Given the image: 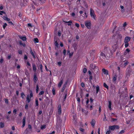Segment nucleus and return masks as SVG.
I'll return each instance as SVG.
<instances>
[{
  "instance_id": "1",
  "label": "nucleus",
  "mask_w": 134,
  "mask_h": 134,
  "mask_svg": "<svg viewBox=\"0 0 134 134\" xmlns=\"http://www.w3.org/2000/svg\"><path fill=\"white\" fill-rule=\"evenodd\" d=\"M111 51L109 47H105L104 49L103 52L106 55L108 56L111 53Z\"/></svg>"
},
{
  "instance_id": "2",
  "label": "nucleus",
  "mask_w": 134,
  "mask_h": 134,
  "mask_svg": "<svg viewBox=\"0 0 134 134\" xmlns=\"http://www.w3.org/2000/svg\"><path fill=\"white\" fill-rule=\"evenodd\" d=\"M119 126L117 125L110 126H109V129L112 130H114L115 129H119Z\"/></svg>"
},
{
  "instance_id": "3",
  "label": "nucleus",
  "mask_w": 134,
  "mask_h": 134,
  "mask_svg": "<svg viewBox=\"0 0 134 134\" xmlns=\"http://www.w3.org/2000/svg\"><path fill=\"white\" fill-rule=\"evenodd\" d=\"M85 25L86 27L88 29H90L91 27V23L90 22L88 21H86L85 22Z\"/></svg>"
},
{
  "instance_id": "4",
  "label": "nucleus",
  "mask_w": 134,
  "mask_h": 134,
  "mask_svg": "<svg viewBox=\"0 0 134 134\" xmlns=\"http://www.w3.org/2000/svg\"><path fill=\"white\" fill-rule=\"evenodd\" d=\"M90 13L91 16L93 17L94 19H95V15L94 14V10L91 8L90 9Z\"/></svg>"
},
{
  "instance_id": "5",
  "label": "nucleus",
  "mask_w": 134,
  "mask_h": 134,
  "mask_svg": "<svg viewBox=\"0 0 134 134\" xmlns=\"http://www.w3.org/2000/svg\"><path fill=\"white\" fill-rule=\"evenodd\" d=\"M34 77L33 79V81L35 84L36 83V81L38 80L36 76V73H35L34 75Z\"/></svg>"
},
{
  "instance_id": "6",
  "label": "nucleus",
  "mask_w": 134,
  "mask_h": 134,
  "mask_svg": "<svg viewBox=\"0 0 134 134\" xmlns=\"http://www.w3.org/2000/svg\"><path fill=\"white\" fill-rule=\"evenodd\" d=\"M131 38L129 36L126 37L125 38L124 42L128 43V42L130 40Z\"/></svg>"
},
{
  "instance_id": "7",
  "label": "nucleus",
  "mask_w": 134,
  "mask_h": 134,
  "mask_svg": "<svg viewBox=\"0 0 134 134\" xmlns=\"http://www.w3.org/2000/svg\"><path fill=\"white\" fill-rule=\"evenodd\" d=\"M30 53L32 55L33 58L35 59V51H34V52H33V51H32V49L30 48Z\"/></svg>"
},
{
  "instance_id": "8",
  "label": "nucleus",
  "mask_w": 134,
  "mask_h": 134,
  "mask_svg": "<svg viewBox=\"0 0 134 134\" xmlns=\"http://www.w3.org/2000/svg\"><path fill=\"white\" fill-rule=\"evenodd\" d=\"M61 107L60 105H59L58 106V114L60 115L61 113Z\"/></svg>"
},
{
  "instance_id": "9",
  "label": "nucleus",
  "mask_w": 134,
  "mask_h": 134,
  "mask_svg": "<svg viewBox=\"0 0 134 134\" xmlns=\"http://www.w3.org/2000/svg\"><path fill=\"white\" fill-rule=\"evenodd\" d=\"M117 75L116 74H114L113 77V82H115L116 80L117 77Z\"/></svg>"
},
{
  "instance_id": "10",
  "label": "nucleus",
  "mask_w": 134,
  "mask_h": 134,
  "mask_svg": "<svg viewBox=\"0 0 134 134\" xmlns=\"http://www.w3.org/2000/svg\"><path fill=\"white\" fill-rule=\"evenodd\" d=\"M22 123L23 125L21 127L22 128H23L24 127L25 124V117H24L23 118Z\"/></svg>"
},
{
  "instance_id": "11",
  "label": "nucleus",
  "mask_w": 134,
  "mask_h": 134,
  "mask_svg": "<svg viewBox=\"0 0 134 134\" xmlns=\"http://www.w3.org/2000/svg\"><path fill=\"white\" fill-rule=\"evenodd\" d=\"M60 79L61 80L60 81L58 85V86L59 87H60L61 86L63 82V79L62 78V77H61Z\"/></svg>"
},
{
  "instance_id": "12",
  "label": "nucleus",
  "mask_w": 134,
  "mask_h": 134,
  "mask_svg": "<svg viewBox=\"0 0 134 134\" xmlns=\"http://www.w3.org/2000/svg\"><path fill=\"white\" fill-rule=\"evenodd\" d=\"M96 122V121L95 120L93 119L92 120L91 122V124L92 127H94V126Z\"/></svg>"
},
{
  "instance_id": "13",
  "label": "nucleus",
  "mask_w": 134,
  "mask_h": 134,
  "mask_svg": "<svg viewBox=\"0 0 134 134\" xmlns=\"http://www.w3.org/2000/svg\"><path fill=\"white\" fill-rule=\"evenodd\" d=\"M102 71L104 74L108 75V71L107 70L103 68L102 69Z\"/></svg>"
},
{
  "instance_id": "14",
  "label": "nucleus",
  "mask_w": 134,
  "mask_h": 134,
  "mask_svg": "<svg viewBox=\"0 0 134 134\" xmlns=\"http://www.w3.org/2000/svg\"><path fill=\"white\" fill-rule=\"evenodd\" d=\"M3 18L4 20L7 21H9L10 20L9 18H8L7 15H4L3 16Z\"/></svg>"
},
{
  "instance_id": "15",
  "label": "nucleus",
  "mask_w": 134,
  "mask_h": 134,
  "mask_svg": "<svg viewBox=\"0 0 134 134\" xmlns=\"http://www.w3.org/2000/svg\"><path fill=\"white\" fill-rule=\"evenodd\" d=\"M20 38L24 41H26L27 38L25 36H20L19 37Z\"/></svg>"
},
{
  "instance_id": "16",
  "label": "nucleus",
  "mask_w": 134,
  "mask_h": 134,
  "mask_svg": "<svg viewBox=\"0 0 134 134\" xmlns=\"http://www.w3.org/2000/svg\"><path fill=\"white\" fill-rule=\"evenodd\" d=\"M31 98H30L29 95H27L26 97V102L28 103L30 102L31 100Z\"/></svg>"
},
{
  "instance_id": "17",
  "label": "nucleus",
  "mask_w": 134,
  "mask_h": 134,
  "mask_svg": "<svg viewBox=\"0 0 134 134\" xmlns=\"http://www.w3.org/2000/svg\"><path fill=\"white\" fill-rule=\"evenodd\" d=\"M130 51V50L129 48L126 49L124 53V55H126Z\"/></svg>"
},
{
  "instance_id": "18",
  "label": "nucleus",
  "mask_w": 134,
  "mask_h": 134,
  "mask_svg": "<svg viewBox=\"0 0 134 134\" xmlns=\"http://www.w3.org/2000/svg\"><path fill=\"white\" fill-rule=\"evenodd\" d=\"M32 68L33 70L35 72V73H36V66L35 64H32Z\"/></svg>"
},
{
  "instance_id": "19",
  "label": "nucleus",
  "mask_w": 134,
  "mask_h": 134,
  "mask_svg": "<svg viewBox=\"0 0 134 134\" xmlns=\"http://www.w3.org/2000/svg\"><path fill=\"white\" fill-rule=\"evenodd\" d=\"M109 102V105H108V108L110 110H111L112 108H111V101H108Z\"/></svg>"
},
{
  "instance_id": "20",
  "label": "nucleus",
  "mask_w": 134,
  "mask_h": 134,
  "mask_svg": "<svg viewBox=\"0 0 134 134\" xmlns=\"http://www.w3.org/2000/svg\"><path fill=\"white\" fill-rule=\"evenodd\" d=\"M96 93L97 94L98 93V92L99 91V87L98 85H97L96 86Z\"/></svg>"
},
{
  "instance_id": "21",
  "label": "nucleus",
  "mask_w": 134,
  "mask_h": 134,
  "mask_svg": "<svg viewBox=\"0 0 134 134\" xmlns=\"http://www.w3.org/2000/svg\"><path fill=\"white\" fill-rule=\"evenodd\" d=\"M65 23H69L68 24V25L69 26H70L71 25V24L72 23V21L71 20H70L68 21H64Z\"/></svg>"
},
{
  "instance_id": "22",
  "label": "nucleus",
  "mask_w": 134,
  "mask_h": 134,
  "mask_svg": "<svg viewBox=\"0 0 134 134\" xmlns=\"http://www.w3.org/2000/svg\"><path fill=\"white\" fill-rule=\"evenodd\" d=\"M34 41L35 43H37L38 42V40L37 38H34Z\"/></svg>"
},
{
  "instance_id": "23",
  "label": "nucleus",
  "mask_w": 134,
  "mask_h": 134,
  "mask_svg": "<svg viewBox=\"0 0 134 134\" xmlns=\"http://www.w3.org/2000/svg\"><path fill=\"white\" fill-rule=\"evenodd\" d=\"M0 125V128H2L4 127V124L2 122H1Z\"/></svg>"
},
{
  "instance_id": "24",
  "label": "nucleus",
  "mask_w": 134,
  "mask_h": 134,
  "mask_svg": "<svg viewBox=\"0 0 134 134\" xmlns=\"http://www.w3.org/2000/svg\"><path fill=\"white\" fill-rule=\"evenodd\" d=\"M100 55L104 58L105 57V55H106L104 53L102 52L101 53Z\"/></svg>"
},
{
  "instance_id": "25",
  "label": "nucleus",
  "mask_w": 134,
  "mask_h": 134,
  "mask_svg": "<svg viewBox=\"0 0 134 134\" xmlns=\"http://www.w3.org/2000/svg\"><path fill=\"white\" fill-rule=\"evenodd\" d=\"M19 43H20V45H23V46L24 47H25V43H22V42L21 41H20L19 42Z\"/></svg>"
},
{
  "instance_id": "26",
  "label": "nucleus",
  "mask_w": 134,
  "mask_h": 134,
  "mask_svg": "<svg viewBox=\"0 0 134 134\" xmlns=\"http://www.w3.org/2000/svg\"><path fill=\"white\" fill-rule=\"evenodd\" d=\"M25 96V95L23 92H22L21 93V97L23 98H24V97Z\"/></svg>"
},
{
  "instance_id": "27",
  "label": "nucleus",
  "mask_w": 134,
  "mask_h": 134,
  "mask_svg": "<svg viewBox=\"0 0 134 134\" xmlns=\"http://www.w3.org/2000/svg\"><path fill=\"white\" fill-rule=\"evenodd\" d=\"M66 86V84L64 85L63 87V88H62V92H63V91H64V90L65 89V88Z\"/></svg>"
},
{
  "instance_id": "28",
  "label": "nucleus",
  "mask_w": 134,
  "mask_h": 134,
  "mask_svg": "<svg viewBox=\"0 0 134 134\" xmlns=\"http://www.w3.org/2000/svg\"><path fill=\"white\" fill-rule=\"evenodd\" d=\"M38 90H39V87H38V84H37L36 85V92L37 93H38Z\"/></svg>"
},
{
  "instance_id": "29",
  "label": "nucleus",
  "mask_w": 134,
  "mask_h": 134,
  "mask_svg": "<svg viewBox=\"0 0 134 134\" xmlns=\"http://www.w3.org/2000/svg\"><path fill=\"white\" fill-rule=\"evenodd\" d=\"M35 103L36 106H37L38 105V99H36Z\"/></svg>"
},
{
  "instance_id": "30",
  "label": "nucleus",
  "mask_w": 134,
  "mask_h": 134,
  "mask_svg": "<svg viewBox=\"0 0 134 134\" xmlns=\"http://www.w3.org/2000/svg\"><path fill=\"white\" fill-rule=\"evenodd\" d=\"M104 86V87L107 89L108 88V86L105 83H104L103 84Z\"/></svg>"
},
{
  "instance_id": "31",
  "label": "nucleus",
  "mask_w": 134,
  "mask_h": 134,
  "mask_svg": "<svg viewBox=\"0 0 134 134\" xmlns=\"http://www.w3.org/2000/svg\"><path fill=\"white\" fill-rule=\"evenodd\" d=\"M18 53L20 55H22L23 54V52L21 50H18Z\"/></svg>"
},
{
  "instance_id": "32",
  "label": "nucleus",
  "mask_w": 134,
  "mask_h": 134,
  "mask_svg": "<svg viewBox=\"0 0 134 134\" xmlns=\"http://www.w3.org/2000/svg\"><path fill=\"white\" fill-rule=\"evenodd\" d=\"M52 93L53 95H55V90L54 88H53L52 90Z\"/></svg>"
},
{
  "instance_id": "33",
  "label": "nucleus",
  "mask_w": 134,
  "mask_h": 134,
  "mask_svg": "<svg viewBox=\"0 0 134 134\" xmlns=\"http://www.w3.org/2000/svg\"><path fill=\"white\" fill-rule=\"evenodd\" d=\"M7 25V24L6 23H5L4 25H3V27L4 29H5V27H6V26Z\"/></svg>"
},
{
  "instance_id": "34",
  "label": "nucleus",
  "mask_w": 134,
  "mask_h": 134,
  "mask_svg": "<svg viewBox=\"0 0 134 134\" xmlns=\"http://www.w3.org/2000/svg\"><path fill=\"white\" fill-rule=\"evenodd\" d=\"M125 43V47L126 48L129 45V43H128L124 42Z\"/></svg>"
},
{
  "instance_id": "35",
  "label": "nucleus",
  "mask_w": 134,
  "mask_h": 134,
  "mask_svg": "<svg viewBox=\"0 0 134 134\" xmlns=\"http://www.w3.org/2000/svg\"><path fill=\"white\" fill-rule=\"evenodd\" d=\"M16 112H17V110L15 109H14L13 111V113L14 114V115L16 114Z\"/></svg>"
},
{
  "instance_id": "36",
  "label": "nucleus",
  "mask_w": 134,
  "mask_h": 134,
  "mask_svg": "<svg viewBox=\"0 0 134 134\" xmlns=\"http://www.w3.org/2000/svg\"><path fill=\"white\" fill-rule=\"evenodd\" d=\"M125 132L124 130H122L119 133V134H122L124 133Z\"/></svg>"
},
{
  "instance_id": "37",
  "label": "nucleus",
  "mask_w": 134,
  "mask_h": 134,
  "mask_svg": "<svg viewBox=\"0 0 134 134\" xmlns=\"http://www.w3.org/2000/svg\"><path fill=\"white\" fill-rule=\"evenodd\" d=\"M5 103L7 104H8V100L7 99H5Z\"/></svg>"
},
{
  "instance_id": "38",
  "label": "nucleus",
  "mask_w": 134,
  "mask_h": 134,
  "mask_svg": "<svg viewBox=\"0 0 134 134\" xmlns=\"http://www.w3.org/2000/svg\"><path fill=\"white\" fill-rule=\"evenodd\" d=\"M54 44L57 47H58V44L57 42L56 41L55 42V43H54Z\"/></svg>"
},
{
  "instance_id": "39",
  "label": "nucleus",
  "mask_w": 134,
  "mask_h": 134,
  "mask_svg": "<svg viewBox=\"0 0 134 134\" xmlns=\"http://www.w3.org/2000/svg\"><path fill=\"white\" fill-rule=\"evenodd\" d=\"M33 97V95L32 92H31L30 94L29 97L31 98V97Z\"/></svg>"
},
{
  "instance_id": "40",
  "label": "nucleus",
  "mask_w": 134,
  "mask_h": 134,
  "mask_svg": "<svg viewBox=\"0 0 134 134\" xmlns=\"http://www.w3.org/2000/svg\"><path fill=\"white\" fill-rule=\"evenodd\" d=\"M87 69L86 68H84L83 70V72L84 73H85L87 71Z\"/></svg>"
},
{
  "instance_id": "41",
  "label": "nucleus",
  "mask_w": 134,
  "mask_h": 134,
  "mask_svg": "<svg viewBox=\"0 0 134 134\" xmlns=\"http://www.w3.org/2000/svg\"><path fill=\"white\" fill-rule=\"evenodd\" d=\"M122 36L120 35L119 34L118 35V38L120 39H121L122 38Z\"/></svg>"
},
{
  "instance_id": "42",
  "label": "nucleus",
  "mask_w": 134,
  "mask_h": 134,
  "mask_svg": "<svg viewBox=\"0 0 134 134\" xmlns=\"http://www.w3.org/2000/svg\"><path fill=\"white\" fill-rule=\"evenodd\" d=\"M73 54V52L70 53L69 54V57L70 58L72 56Z\"/></svg>"
},
{
  "instance_id": "43",
  "label": "nucleus",
  "mask_w": 134,
  "mask_h": 134,
  "mask_svg": "<svg viewBox=\"0 0 134 134\" xmlns=\"http://www.w3.org/2000/svg\"><path fill=\"white\" fill-rule=\"evenodd\" d=\"M25 109H27L28 108V104H26L25 105Z\"/></svg>"
},
{
  "instance_id": "44",
  "label": "nucleus",
  "mask_w": 134,
  "mask_h": 134,
  "mask_svg": "<svg viewBox=\"0 0 134 134\" xmlns=\"http://www.w3.org/2000/svg\"><path fill=\"white\" fill-rule=\"evenodd\" d=\"M24 59L25 60H27V57L26 54L24 55Z\"/></svg>"
},
{
  "instance_id": "45",
  "label": "nucleus",
  "mask_w": 134,
  "mask_h": 134,
  "mask_svg": "<svg viewBox=\"0 0 134 134\" xmlns=\"http://www.w3.org/2000/svg\"><path fill=\"white\" fill-rule=\"evenodd\" d=\"M27 26L28 27H32V25L30 23H28L27 24Z\"/></svg>"
},
{
  "instance_id": "46",
  "label": "nucleus",
  "mask_w": 134,
  "mask_h": 134,
  "mask_svg": "<svg viewBox=\"0 0 134 134\" xmlns=\"http://www.w3.org/2000/svg\"><path fill=\"white\" fill-rule=\"evenodd\" d=\"M11 57V56L10 55H8L7 58L9 60L10 59Z\"/></svg>"
},
{
  "instance_id": "47",
  "label": "nucleus",
  "mask_w": 134,
  "mask_h": 134,
  "mask_svg": "<svg viewBox=\"0 0 134 134\" xmlns=\"http://www.w3.org/2000/svg\"><path fill=\"white\" fill-rule=\"evenodd\" d=\"M111 132V131L109 130L107 131L106 132V134H110Z\"/></svg>"
},
{
  "instance_id": "48",
  "label": "nucleus",
  "mask_w": 134,
  "mask_h": 134,
  "mask_svg": "<svg viewBox=\"0 0 134 134\" xmlns=\"http://www.w3.org/2000/svg\"><path fill=\"white\" fill-rule=\"evenodd\" d=\"M80 130L82 132H84V130L82 128H80Z\"/></svg>"
},
{
  "instance_id": "49",
  "label": "nucleus",
  "mask_w": 134,
  "mask_h": 134,
  "mask_svg": "<svg viewBox=\"0 0 134 134\" xmlns=\"http://www.w3.org/2000/svg\"><path fill=\"white\" fill-rule=\"evenodd\" d=\"M104 118L103 119V121H107V120L106 119V115L105 114H104Z\"/></svg>"
},
{
  "instance_id": "50",
  "label": "nucleus",
  "mask_w": 134,
  "mask_h": 134,
  "mask_svg": "<svg viewBox=\"0 0 134 134\" xmlns=\"http://www.w3.org/2000/svg\"><path fill=\"white\" fill-rule=\"evenodd\" d=\"M66 50L65 49H64L63 51V53L64 55H65L66 53Z\"/></svg>"
},
{
  "instance_id": "51",
  "label": "nucleus",
  "mask_w": 134,
  "mask_h": 134,
  "mask_svg": "<svg viewBox=\"0 0 134 134\" xmlns=\"http://www.w3.org/2000/svg\"><path fill=\"white\" fill-rule=\"evenodd\" d=\"M75 25L76 27H79V24L78 23H76L75 24Z\"/></svg>"
},
{
  "instance_id": "52",
  "label": "nucleus",
  "mask_w": 134,
  "mask_h": 134,
  "mask_svg": "<svg viewBox=\"0 0 134 134\" xmlns=\"http://www.w3.org/2000/svg\"><path fill=\"white\" fill-rule=\"evenodd\" d=\"M58 63V65L59 66H60L61 65V62H58L57 63Z\"/></svg>"
},
{
  "instance_id": "53",
  "label": "nucleus",
  "mask_w": 134,
  "mask_h": 134,
  "mask_svg": "<svg viewBox=\"0 0 134 134\" xmlns=\"http://www.w3.org/2000/svg\"><path fill=\"white\" fill-rule=\"evenodd\" d=\"M46 125H42V129H45L46 128Z\"/></svg>"
},
{
  "instance_id": "54",
  "label": "nucleus",
  "mask_w": 134,
  "mask_h": 134,
  "mask_svg": "<svg viewBox=\"0 0 134 134\" xmlns=\"http://www.w3.org/2000/svg\"><path fill=\"white\" fill-rule=\"evenodd\" d=\"M3 58H1L0 60V63H3Z\"/></svg>"
},
{
  "instance_id": "55",
  "label": "nucleus",
  "mask_w": 134,
  "mask_h": 134,
  "mask_svg": "<svg viewBox=\"0 0 134 134\" xmlns=\"http://www.w3.org/2000/svg\"><path fill=\"white\" fill-rule=\"evenodd\" d=\"M101 106H100L99 108V113H100L101 111Z\"/></svg>"
},
{
  "instance_id": "56",
  "label": "nucleus",
  "mask_w": 134,
  "mask_h": 134,
  "mask_svg": "<svg viewBox=\"0 0 134 134\" xmlns=\"http://www.w3.org/2000/svg\"><path fill=\"white\" fill-rule=\"evenodd\" d=\"M81 85L82 87H83L85 86V84L83 83H81Z\"/></svg>"
},
{
  "instance_id": "57",
  "label": "nucleus",
  "mask_w": 134,
  "mask_h": 134,
  "mask_svg": "<svg viewBox=\"0 0 134 134\" xmlns=\"http://www.w3.org/2000/svg\"><path fill=\"white\" fill-rule=\"evenodd\" d=\"M28 127L29 129H31V125L29 124L28 126Z\"/></svg>"
},
{
  "instance_id": "58",
  "label": "nucleus",
  "mask_w": 134,
  "mask_h": 134,
  "mask_svg": "<svg viewBox=\"0 0 134 134\" xmlns=\"http://www.w3.org/2000/svg\"><path fill=\"white\" fill-rule=\"evenodd\" d=\"M41 71L42 72V64H41L40 65Z\"/></svg>"
},
{
  "instance_id": "59",
  "label": "nucleus",
  "mask_w": 134,
  "mask_h": 134,
  "mask_svg": "<svg viewBox=\"0 0 134 134\" xmlns=\"http://www.w3.org/2000/svg\"><path fill=\"white\" fill-rule=\"evenodd\" d=\"M0 12L2 14L3 13L4 14H6L5 13L4 11H0Z\"/></svg>"
},
{
  "instance_id": "60",
  "label": "nucleus",
  "mask_w": 134,
  "mask_h": 134,
  "mask_svg": "<svg viewBox=\"0 0 134 134\" xmlns=\"http://www.w3.org/2000/svg\"><path fill=\"white\" fill-rule=\"evenodd\" d=\"M8 23L9 24L11 25H14V24L13 23L12 21H9L8 22Z\"/></svg>"
},
{
  "instance_id": "61",
  "label": "nucleus",
  "mask_w": 134,
  "mask_h": 134,
  "mask_svg": "<svg viewBox=\"0 0 134 134\" xmlns=\"http://www.w3.org/2000/svg\"><path fill=\"white\" fill-rule=\"evenodd\" d=\"M90 102H91V103H92V102H93V99H92V98H90Z\"/></svg>"
},
{
  "instance_id": "62",
  "label": "nucleus",
  "mask_w": 134,
  "mask_h": 134,
  "mask_svg": "<svg viewBox=\"0 0 134 134\" xmlns=\"http://www.w3.org/2000/svg\"><path fill=\"white\" fill-rule=\"evenodd\" d=\"M129 63V62L127 61L125 63H124V65H126L128 64Z\"/></svg>"
},
{
  "instance_id": "63",
  "label": "nucleus",
  "mask_w": 134,
  "mask_h": 134,
  "mask_svg": "<svg viewBox=\"0 0 134 134\" xmlns=\"http://www.w3.org/2000/svg\"><path fill=\"white\" fill-rule=\"evenodd\" d=\"M61 35V32H58V36H60Z\"/></svg>"
},
{
  "instance_id": "64",
  "label": "nucleus",
  "mask_w": 134,
  "mask_h": 134,
  "mask_svg": "<svg viewBox=\"0 0 134 134\" xmlns=\"http://www.w3.org/2000/svg\"><path fill=\"white\" fill-rule=\"evenodd\" d=\"M27 64L29 66H30V63H29V62H27Z\"/></svg>"
}]
</instances>
